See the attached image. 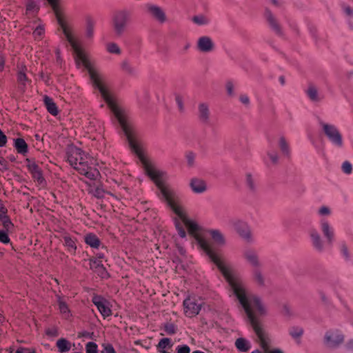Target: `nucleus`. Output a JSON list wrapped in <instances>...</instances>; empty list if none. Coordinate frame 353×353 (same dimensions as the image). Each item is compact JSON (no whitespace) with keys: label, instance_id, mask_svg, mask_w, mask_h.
Instances as JSON below:
<instances>
[{"label":"nucleus","instance_id":"36","mask_svg":"<svg viewBox=\"0 0 353 353\" xmlns=\"http://www.w3.org/2000/svg\"><path fill=\"white\" fill-rule=\"evenodd\" d=\"M64 245L68 248L69 251L74 252L77 249L75 242L69 236H64Z\"/></svg>","mask_w":353,"mask_h":353},{"label":"nucleus","instance_id":"3","mask_svg":"<svg viewBox=\"0 0 353 353\" xmlns=\"http://www.w3.org/2000/svg\"><path fill=\"white\" fill-rule=\"evenodd\" d=\"M68 161L81 174L84 175L91 180L96 179L99 175V171L88 165L89 157L80 148L71 147L67 152Z\"/></svg>","mask_w":353,"mask_h":353},{"label":"nucleus","instance_id":"15","mask_svg":"<svg viewBox=\"0 0 353 353\" xmlns=\"http://www.w3.org/2000/svg\"><path fill=\"white\" fill-rule=\"evenodd\" d=\"M320 228L326 239L327 243L330 245L332 244L334 241V231L329 221L324 219H321L320 221Z\"/></svg>","mask_w":353,"mask_h":353},{"label":"nucleus","instance_id":"13","mask_svg":"<svg viewBox=\"0 0 353 353\" xmlns=\"http://www.w3.org/2000/svg\"><path fill=\"white\" fill-rule=\"evenodd\" d=\"M204 232L210 236L215 245L223 247L226 244V238L221 230L218 229H206Z\"/></svg>","mask_w":353,"mask_h":353},{"label":"nucleus","instance_id":"34","mask_svg":"<svg viewBox=\"0 0 353 353\" xmlns=\"http://www.w3.org/2000/svg\"><path fill=\"white\" fill-rule=\"evenodd\" d=\"M122 71L129 75H134L135 74L134 68L128 63L123 62L121 65Z\"/></svg>","mask_w":353,"mask_h":353},{"label":"nucleus","instance_id":"27","mask_svg":"<svg viewBox=\"0 0 353 353\" xmlns=\"http://www.w3.org/2000/svg\"><path fill=\"white\" fill-rule=\"evenodd\" d=\"M85 241L88 245L94 248H98L101 244L99 238L92 233L88 234L85 236Z\"/></svg>","mask_w":353,"mask_h":353},{"label":"nucleus","instance_id":"22","mask_svg":"<svg viewBox=\"0 0 353 353\" xmlns=\"http://www.w3.org/2000/svg\"><path fill=\"white\" fill-rule=\"evenodd\" d=\"M245 185L249 192L255 193L257 191L256 181L250 173H246L245 175Z\"/></svg>","mask_w":353,"mask_h":353},{"label":"nucleus","instance_id":"38","mask_svg":"<svg viewBox=\"0 0 353 353\" xmlns=\"http://www.w3.org/2000/svg\"><path fill=\"white\" fill-rule=\"evenodd\" d=\"M175 101L178 106V109L180 112H183L184 110V99L183 97L179 94H175Z\"/></svg>","mask_w":353,"mask_h":353},{"label":"nucleus","instance_id":"64","mask_svg":"<svg viewBox=\"0 0 353 353\" xmlns=\"http://www.w3.org/2000/svg\"><path fill=\"white\" fill-rule=\"evenodd\" d=\"M25 351H26V348L25 347H19L14 353H25Z\"/></svg>","mask_w":353,"mask_h":353},{"label":"nucleus","instance_id":"20","mask_svg":"<svg viewBox=\"0 0 353 353\" xmlns=\"http://www.w3.org/2000/svg\"><path fill=\"white\" fill-rule=\"evenodd\" d=\"M305 92L308 98L313 102H319L323 98L317 87L313 84L309 85Z\"/></svg>","mask_w":353,"mask_h":353},{"label":"nucleus","instance_id":"4","mask_svg":"<svg viewBox=\"0 0 353 353\" xmlns=\"http://www.w3.org/2000/svg\"><path fill=\"white\" fill-rule=\"evenodd\" d=\"M51 6L59 28L61 29L66 40L70 44H77L79 41L77 35L74 33L67 17L59 5V0H47Z\"/></svg>","mask_w":353,"mask_h":353},{"label":"nucleus","instance_id":"9","mask_svg":"<svg viewBox=\"0 0 353 353\" xmlns=\"http://www.w3.org/2000/svg\"><path fill=\"white\" fill-rule=\"evenodd\" d=\"M203 302L196 297H188L183 301L184 313L188 317L197 315L201 310Z\"/></svg>","mask_w":353,"mask_h":353},{"label":"nucleus","instance_id":"33","mask_svg":"<svg viewBox=\"0 0 353 353\" xmlns=\"http://www.w3.org/2000/svg\"><path fill=\"white\" fill-rule=\"evenodd\" d=\"M289 333L294 339H299L303 334V330L299 327H293L290 329Z\"/></svg>","mask_w":353,"mask_h":353},{"label":"nucleus","instance_id":"12","mask_svg":"<svg viewBox=\"0 0 353 353\" xmlns=\"http://www.w3.org/2000/svg\"><path fill=\"white\" fill-rule=\"evenodd\" d=\"M251 280L259 289H263L268 286V280L261 268H256L252 270Z\"/></svg>","mask_w":353,"mask_h":353},{"label":"nucleus","instance_id":"30","mask_svg":"<svg viewBox=\"0 0 353 353\" xmlns=\"http://www.w3.org/2000/svg\"><path fill=\"white\" fill-rule=\"evenodd\" d=\"M14 147L17 151L20 154H24L28 152V145L23 139H17L15 140Z\"/></svg>","mask_w":353,"mask_h":353},{"label":"nucleus","instance_id":"56","mask_svg":"<svg viewBox=\"0 0 353 353\" xmlns=\"http://www.w3.org/2000/svg\"><path fill=\"white\" fill-rule=\"evenodd\" d=\"M32 177L37 181L39 183H41L43 181V177L42 176L41 171L36 172L35 173L32 174Z\"/></svg>","mask_w":353,"mask_h":353},{"label":"nucleus","instance_id":"45","mask_svg":"<svg viewBox=\"0 0 353 353\" xmlns=\"http://www.w3.org/2000/svg\"><path fill=\"white\" fill-rule=\"evenodd\" d=\"M197 50L201 53H208L214 50V46H196Z\"/></svg>","mask_w":353,"mask_h":353},{"label":"nucleus","instance_id":"6","mask_svg":"<svg viewBox=\"0 0 353 353\" xmlns=\"http://www.w3.org/2000/svg\"><path fill=\"white\" fill-rule=\"evenodd\" d=\"M319 124L328 140L336 148H341L343 146V139L339 130L335 125L324 121H320Z\"/></svg>","mask_w":353,"mask_h":353},{"label":"nucleus","instance_id":"40","mask_svg":"<svg viewBox=\"0 0 353 353\" xmlns=\"http://www.w3.org/2000/svg\"><path fill=\"white\" fill-rule=\"evenodd\" d=\"M225 89H226L227 94L229 97H232L234 96V85L232 81H228L226 82Z\"/></svg>","mask_w":353,"mask_h":353},{"label":"nucleus","instance_id":"50","mask_svg":"<svg viewBox=\"0 0 353 353\" xmlns=\"http://www.w3.org/2000/svg\"><path fill=\"white\" fill-rule=\"evenodd\" d=\"M193 21L199 25H204L208 23V20L203 16H196L193 17Z\"/></svg>","mask_w":353,"mask_h":353},{"label":"nucleus","instance_id":"26","mask_svg":"<svg viewBox=\"0 0 353 353\" xmlns=\"http://www.w3.org/2000/svg\"><path fill=\"white\" fill-rule=\"evenodd\" d=\"M278 147L279 150H281V153L286 157H289L290 154V148L289 143L288 142L287 139L281 136L279 138L278 140Z\"/></svg>","mask_w":353,"mask_h":353},{"label":"nucleus","instance_id":"53","mask_svg":"<svg viewBox=\"0 0 353 353\" xmlns=\"http://www.w3.org/2000/svg\"><path fill=\"white\" fill-rule=\"evenodd\" d=\"M0 241L3 243H8L10 242V238L5 231L0 230Z\"/></svg>","mask_w":353,"mask_h":353},{"label":"nucleus","instance_id":"23","mask_svg":"<svg viewBox=\"0 0 353 353\" xmlns=\"http://www.w3.org/2000/svg\"><path fill=\"white\" fill-rule=\"evenodd\" d=\"M257 338L265 353H283L279 349H276L273 350H270L269 349V339L265 334H263L261 336H257Z\"/></svg>","mask_w":353,"mask_h":353},{"label":"nucleus","instance_id":"52","mask_svg":"<svg viewBox=\"0 0 353 353\" xmlns=\"http://www.w3.org/2000/svg\"><path fill=\"white\" fill-rule=\"evenodd\" d=\"M28 170L30 172L31 174L35 173L36 172H37L41 171V169L39 168L38 165H37L34 162L30 163L28 165Z\"/></svg>","mask_w":353,"mask_h":353},{"label":"nucleus","instance_id":"25","mask_svg":"<svg viewBox=\"0 0 353 353\" xmlns=\"http://www.w3.org/2000/svg\"><path fill=\"white\" fill-rule=\"evenodd\" d=\"M39 10V7L34 0H28L26 3V15L28 17L35 18Z\"/></svg>","mask_w":353,"mask_h":353},{"label":"nucleus","instance_id":"24","mask_svg":"<svg viewBox=\"0 0 353 353\" xmlns=\"http://www.w3.org/2000/svg\"><path fill=\"white\" fill-rule=\"evenodd\" d=\"M190 185L192 191L196 193H201L206 190L205 181L199 179H192Z\"/></svg>","mask_w":353,"mask_h":353},{"label":"nucleus","instance_id":"57","mask_svg":"<svg viewBox=\"0 0 353 353\" xmlns=\"http://www.w3.org/2000/svg\"><path fill=\"white\" fill-rule=\"evenodd\" d=\"M7 137L0 129V147H3L6 145Z\"/></svg>","mask_w":353,"mask_h":353},{"label":"nucleus","instance_id":"55","mask_svg":"<svg viewBox=\"0 0 353 353\" xmlns=\"http://www.w3.org/2000/svg\"><path fill=\"white\" fill-rule=\"evenodd\" d=\"M239 101L245 105L248 106L250 104V98L247 94H241L239 96Z\"/></svg>","mask_w":353,"mask_h":353},{"label":"nucleus","instance_id":"29","mask_svg":"<svg viewBox=\"0 0 353 353\" xmlns=\"http://www.w3.org/2000/svg\"><path fill=\"white\" fill-rule=\"evenodd\" d=\"M57 347L61 352H68L72 347L71 343L65 339L61 338L57 341Z\"/></svg>","mask_w":353,"mask_h":353},{"label":"nucleus","instance_id":"58","mask_svg":"<svg viewBox=\"0 0 353 353\" xmlns=\"http://www.w3.org/2000/svg\"><path fill=\"white\" fill-rule=\"evenodd\" d=\"M341 251L342 254L346 259H350V253L348 252L347 247L345 244L341 245Z\"/></svg>","mask_w":353,"mask_h":353},{"label":"nucleus","instance_id":"59","mask_svg":"<svg viewBox=\"0 0 353 353\" xmlns=\"http://www.w3.org/2000/svg\"><path fill=\"white\" fill-rule=\"evenodd\" d=\"M188 162L189 165H192L194 160V154L193 153H189L187 154Z\"/></svg>","mask_w":353,"mask_h":353},{"label":"nucleus","instance_id":"61","mask_svg":"<svg viewBox=\"0 0 353 353\" xmlns=\"http://www.w3.org/2000/svg\"><path fill=\"white\" fill-rule=\"evenodd\" d=\"M0 211V221H1L3 217L8 216L6 214L7 210L5 208L2 207Z\"/></svg>","mask_w":353,"mask_h":353},{"label":"nucleus","instance_id":"28","mask_svg":"<svg viewBox=\"0 0 353 353\" xmlns=\"http://www.w3.org/2000/svg\"><path fill=\"white\" fill-rule=\"evenodd\" d=\"M44 103L48 111L52 115L56 116L58 114V110L56 104L53 100L48 96L44 97Z\"/></svg>","mask_w":353,"mask_h":353},{"label":"nucleus","instance_id":"51","mask_svg":"<svg viewBox=\"0 0 353 353\" xmlns=\"http://www.w3.org/2000/svg\"><path fill=\"white\" fill-rule=\"evenodd\" d=\"M212 39L207 36L201 37L199 39L197 44H212Z\"/></svg>","mask_w":353,"mask_h":353},{"label":"nucleus","instance_id":"49","mask_svg":"<svg viewBox=\"0 0 353 353\" xmlns=\"http://www.w3.org/2000/svg\"><path fill=\"white\" fill-rule=\"evenodd\" d=\"M318 214L320 216H329L331 214V210L327 206H321L318 210Z\"/></svg>","mask_w":353,"mask_h":353},{"label":"nucleus","instance_id":"43","mask_svg":"<svg viewBox=\"0 0 353 353\" xmlns=\"http://www.w3.org/2000/svg\"><path fill=\"white\" fill-rule=\"evenodd\" d=\"M170 343H171V341L170 339L163 338V339H161L160 341L159 342L157 347H158V349L163 350L165 347H167L168 346H171Z\"/></svg>","mask_w":353,"mask_h":353},{"label":"nucleus","instance_id":"41","mask_svg":"<svg viewBox=\"0 0 353 353\" xmlns=\"http://www.w3.org/2000/svg\"><path fill=\"white\" fill-rule=\"evenodd\" d=\"M1 222L2 223L3 226L7 231H9L13 227V224L12 223L8 216L3 217Z\"/></svg>","mask_w":353,"mask_h":353},{"label":"nucleus","instance_id":"63","mask_svg":"<svg viewBox=\"0 0 353 353\" xmlns=\"http://www.w3.org/2000/svg\"><path fill=\"white\" fill-rule=\"evenodd\" d=\"M345 12L346 13V14H347L348 16H351L352 14H353V10L351 9L350 7H346L345 8Z\"/></svg>","mask_w":353,"mask_h":353},{"label":"nucleus","instance_id":"48","mask_svg":"<svg viewBox=\"0 0 353 353\" xmlns=\"http://www.w3.org/2000/svg\"><path fill=\"white\" fill-rule=\"evenodd\" d=\"M268 156L273 164H276L279 160V155L276 152H268Z\"/></svg>","mask_w":353,"mask_h":353},{"label":"nucleus","instance_id":"37","mask_svg":"<svg viewBox=\"0 0 353 353\" xmlns=\"http://www.w3.org/2000/svg\"><path fill=\"white\" fill-rule=\"evenodd\" d=\"M44 32H45V30H44V28H43V26L41 25V23H39L37 27L36 28L34 29V32H33V36L34 37V38L37 40V41H39L40 39L43 37V35L44 34Z\"/></svg>","mask_w":353,"mask_h":353},{"label":"nucleus","instance_id":"8","mask_svg":"<svg viewBox=\"0 0 353 353\" xmlns=\"http://www.w3.org/2000/svg\"><path fill=\"white\" fill-rule=\"evenodd\" d=\"M230 223L234 230L243 239L247 242H252L253 241L251 229L245 221L241 219H234L230 221Z\"/></svg>","mask_w":353,"mask_h":353},{"label":"nucleus","instance_id":"17","mask_svg":"<svg viewBox=\"0 0 353 353\" xmlns=\"http://www.w3.org/2000/svg\"><path fill=\"white\" fill-rule=\"evenodd\" d=\"M265 18L268 23L270 28L275 32L277 34H282V28L279 24L277 19L269 10H266L265 12Z\"/></svg>","mask_w":353,"mask_h":353},{"label":"nucleus","instance_id":"10","mask_svg":"<svg viewBox=\"0 0 353 353\" xmlns=\"http://www.w3.org/2000/svg\"><path fill=\"white\" fill-rule=\"evenodd\" d=\"M344 341V336L338 330H330L324 336V343L328 347L335 348Z\"/></svg>","mask_w":353,"mask_h":353},{"label":"nucleus","instance_id":"14","mask_svg":"<svg viewBox=\"0 0 353 353\" xmlns=\"http://www.w3.org/2000/svg\"><path fill=\"white\" fill-rule=\"evenodd\" d=\"M92 302L97 306V309L104 318L112 314L109 303L103 298L99 296H94L92 298Z\"/></svg>","mask_w":353,"mask_h":353},{"label":"nucleus","instance_id":"46","mask_svg":"<svg viewBox=\"0 0 353 353\" xmlns=\"http://www.w3.org/2000/svg\"><path fill=\"white\" fill-rule=\"evenodd\" d=\"M106 50L110 54H121V49L119 48L118 46H107Z\"/></svg>","mask_w":353,"mask_h":353},{"label":"nucleus","instance_id":"47","mask_svg":"<svg viewBox=\"0 0 353 353\" xmlns=\"http://www.w3.org/2000/svg\"><path fill=\"white\" fill-rule=\"evenodd\" d=\"M164 330L168 334H174L176 332L175 326L172 323L165 325Z\"/></svg>","mask_w":353,"mask_h":353},{"label":"nucleus","instance_id":"1","mask_svg":"<svg viewBox=\"0 0 353 353\" xmlns=\"http://www.w3.org/2000/svg\"><path fill=\"white\" fill-rule=\"evenodd\" d=\"M101 97L118 121L128 140L131 150L139 159L145 173L154 181L160 190L161 199L178 216L187 228L189 234L195 239L201 249L205 253L210 260L214 263L221 272L228 264L221 255L202 236L203 230L195 221L188 219L187 212L181 201L173 189L164 183L165 173L159 170L150 158L145 154L143 149L137 140L134 130L128 122L125 111L118 105L116 99L109 90H98Z\"/></svg>","mask_w":353,"mask_h":353},{"label":"nucleus","instance_id":"19","mask_svg":"<svg viewBox=\"0 0 353 353\" xmlns=\"http://www.w3.org/2000/svg\"><path fill=\"white\" fill-rule=\"evenodd\" d=\"M199 118L203 123H208L210 121V108L205 103H201L198 106Z\"/></svg>","mask_w":353,"mask_h":353},{"label":"nucleus","instance_id":"18","mask_svg":"<svg viewBox=\"0 0 353 353\" xmlns=\"http://www.w3.org/2000/svg\"><path fill=\"white\" fill-rule=\"evenodd\" d=\"M95 23L92 17L89 15L85 17L83 37L87 41H90L94 37Z\"/></svg>","mask_w":353,"mask_h":353},{"label":"nucleus","instance_id":"42","mask_svg":"<svg viewBox=\"0 0 353 353\" xmlns=\"http://www.w3.org/2000/svg\"><path fill=\"white\" fill-rule=\"evenodd\" d=\"M102 347L103 350H101V353H116L114 348L110 343H103Z\"/></svg>","mask_w":353,"mask_h":353},{"label":"nucleus","instance_id":"2","mask_svg":"<svg viewBox=\"0 0 353 353\" xmlns=\"http://www.w3.org/2000/svg\"><path fill=\"white\" fill-rule=\"evenodd\" d=\"M220 272L228 283L230 290L243 308L256 336L265 334L258 320V317L263 316L267 313L265 305L261 299L256 295L248 294L242 279L234 273L230 265Z\"/></svg>","mask_w":353,"mask_h":353},{"label":"nucleus","instance_id":"39","mask_svg":"<svg viewBox=\"0 0 353 353\" xmlns=\"http://www.w3.org/2000/svg\"><path fill=\"white\" fill-rule=\"evenodd\" d=\"M97 345L94 342H88L85 345L86 353H98Z\"/></svg>","mask_w":353,"mask_h":353},{"label":"nucleus","instance_id":"54","mask_svg":"<svg viewBox=\"0 0 353 353\" xmlns=\"http://www.w3.org/2000/svg\"><path fill=\"white\" fill-rule=\"evenodd\" d=\"M190 348L187 345H179L176 347V353H190Z\"/></svg>","mask_w":353,"mask_h":353},{"label":"nucleus","instance_id":"7","mask_svg":"<svg viewBox=\"0 0 353 353\" xmlns=\"http://www.w3.org/2000/svg\"><path fill=\"white\" fill-rule=\"evenodd\" d=\"M144 10L146 15L159 24H164L168 20L165 10L157 4L148 3L145 4Z\"/></svg>","mask_w":353,"mask_h":353},{"label":"nucleus","instance_id":"60","mask_svg":"<svg viewBox=\"0 0 353 353\" xmlns=\"http://www.w3.org/2000/svg\"><path fill=\"white\" fill-rule=\"evenodd\" d=\"M0 165H1L4 169H8V163L2 157H0Z\"/></svg>","mask_w":353,"mask_h":353},{"label":"nucleus","instance_id":"31","mask_svg":"<svg viewBox=\"0 0 353 353\" xmlns=\"http://www.w3.org/2000/svg\"><path fill=\"white\" fill-rule=\"evenodd\" d=\"M26 68L25 67L22 68V69L18 72L17 74V81L19 85L20 89L24 90L26 82H28V79L25 73V70Z\"/></svg>","mask_w":353,"mask_h":353},{"label":"nucleus","instance_id":"32","mask_svg":"<svg viewBox=\"0 0 353 353\" xmlns=\"http://www.w3.org/2000/svg\"><path fill=\"white\" fill-rule=\"evenodd\" d=\"M235 345L239 350L243 352H246L250 348L248 342L246 340L241 338L238 339L236 341Z\"/></svg>","mask_w":353,"mask_h":353},{"label":"nucleus","instance_id":"11","mask_svg":"<svg viewBox=\"0 0 353 353\" xmlns=\"http://www.w3.org/2000/svg\"><path fill=\"white\" fill-rule=\"evenodd\" d=\"M242 256L244 261L250 265L252 269L262 267L258 252L254 249L251 248H245L243 251Z\"/></svg>","mask_w":353,"mask_h":353},{"label":"nucleus","instance_id":"62","mask_svg":"<svg viewBox=\"0 0 353 353\" xmlns=\"http://www.w3.org/2000/svg\"><path fill=\"white\" fill-rule=\"evenodd\" d=\"M5 59L2 55H0V71H2L4 68Z\"/></svg>","mask_w":353,"mask_h":353},{"label":"nucleus","instance_id":"21","mask_svg":"<svg viewBox=\"0 0 353 353\" xmlns=\"http://www.w3.org/2000/svg\"><path fill=\"white\" fill-rule=\"evenodd\" d=\"M57 298L60 314L64 319H68L72 316V314L68 304L60 296H57Z\"/></svg>","mask_w":353,"mask_h":353},{"label":"nucleus","instance_id":"44","mask_svg":"<svg viewBox=\"0 0 353 353\" xmlns=\"http://www.w3.org/2000/svg\"><path fill=\"white\" fill-rule=\"evenodd\" d=\"M341 168L343 172L347 174H350L352 172V165L349 161L343 162Z\"/></svg>","mask_w":353,"mask_h":353},{"label":"nucleus","instance_id":"5","mask_svg":"<svg viewBox=\"0 0 353 353\" xmlns=\"http://www.w3.org/2000/svg\"><path fill=\"white\" fill-rule=\"evenodd\" d=\"M131 14L126 9L116 10L111 17V24L115 34L121 36L130 23Z\"/></svg>","mask_w":353,"mask_h":353},{"label":"nucleus","instance_id":"16","mask_svg":"<svg viewBox=\"0 0 353 353\" xmlns=\"http://www.w3.org/2000/svg\"><path fill=\"white\" fill-rule=\"evenodd\" d=\"M308 234L312 245L314 249L317 251L322 252L324 250V244L318 230L315 228H310L308 231Z\"/></svg>","mask_w":353,"mask_h":353},{"label":"nucleus","instance_id":"35","mask_svg":"<svg viewBox=\"0 0 353 353\" xmlns=\"http://www.w3.org/2000/svg\"><path fill=\"white\" fill-rule=\"evenodd\" d=\"M174 223H175V226H176V228L178 232L179 235L181 237L184 238L186 236V232L183 228L184 224L182 223V221L181 222L177 219H175Z\"/></svg>","mask_w":353,"mask_h":353}]
</instances>
